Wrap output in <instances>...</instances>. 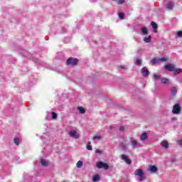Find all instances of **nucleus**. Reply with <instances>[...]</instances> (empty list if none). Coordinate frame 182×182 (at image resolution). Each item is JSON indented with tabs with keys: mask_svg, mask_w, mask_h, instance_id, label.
Wrapping results in <instances>:
<instances>
[{
	"mask_svg": "<svg viewBox=\"0 0 182 182\" xmlns=\"http://www.w3.org/2000/svg\"><path fill=\"white\" fill-rule=\"evenodd\" d=\"M130 142L132 149H139V147H140V143H139L136 139L133 137L130 138Z\"/></svg>",
	"mask_w": 182,
	"mask_h": 182,
	"instance_id": "obj_1",
	"label": "nucleus"
},
{
	"mask_svg": "<svg viewBox=\"0 0 182 182\" xmlns=\"http://www.w3.org/2000/svg\"><path fill=\"white\" fill-rule=\"evenodd\" d=\"M97 168H104L105 170H109V164L103 163L102 161H99L96 164Z\"/></svg>",
	"mask_w": 182,
	"mask_h": 182,
	"instance_id": "obj_2",
	"label": "nucleus"
},
{
	"mask_svg": "<svg viewBox=\"0 0 182 182\" xmlns=\"http://www.w3.org/2000/svg\"><path fill=\"white\" fill-rule=\"evenodd\" d=\"M181 112V107H180L179 104H176L173 107L172 113H173V114H179Z\"/></svg>",
	"mask_w": 182,
	"mask_h": 182,
	"instance_id": "obj_3",
	"label": "nucleus"
},
{
	"mask_svg": "<svg viewBox=\"0 0 182 182\" xmlns=\"http://www.w3.org/2000/svg\"><path fill=\"white\" fill-rule=\"evenodd\" d=\"M135 176H139L140 178V181L144 178V172H143V169H136L134 172Z\"/></svg>",
	"mask_w": 182,
	"mask_h": 182,
	"instance_id": "obj_4",
	"label": "nucleus"
},
{
	"mask_svg": "<svg viewBox=\"0 0 182 182\" xmlns=\"http://www.w3.org/2000/svg\"><path fill=\"white\" fill-rule=\"evenodd\" d=\"M77 62H79L77 58H70L67 60V65H72L73 66H75V65H77Z\"/></svg>",
	"mask_w": 182,
	"mask_h": 182,
	"instance_id": "obj_5",
	"label": "nucleus"
},
{
	"mask_svg": "<svg viewBox=\"0 0 182 182\" xmlns=\"http://www.w3.org/2000/svg\"><path fill=\"white\" fill-rule=\"evenodd\" d=\"M176 65L173 63L167 64L164 66L165 70H167L168 72H173L175 70Z\"/></svg>",
	"mask_w": 182,
	"mask_h": 182,
	"instance_id": "obj_6",
	"label": "nucleus"
},
{
	"mask_svg": "<svg viewBox=\"0 0 182 182\" xmlns=\"http://www.w3.org/2000/svg\"><path fill=\"white\" fill-rule=\"evenodd\" d=\"M141 73H142V75L144 77H147V76H149L150 75V72L146 67H144L141 69Z\"/></svg>",
	"mask_w": 182,
	"mask_h": 182,
	"instance_id": "obj_7",
	"label": "nucleus"
},
{
	"mask_svg": "<svg viewBox=\"0 0 182 182\" xmlns=\"http://www.w3.org/2000/svg\"><path fill=\"white\" fill-rule=\"evenodd\" d=\"M69 135L70 137H73V139H79L80 135L77 134V132L76 130H71L69 132Z\"/></svg>",
	"mask_w": 182,
	"mask_h": 182,
	"instance_id": "obj_8",
	"label": "nucleus"
},
{
	"mask_svg": "<svg viewBox=\"0 0 182 182\" xmlns=\"http://www.w3.org/2000/svg\"><path fill=\"white\" fill-rule=\"evenodd\" d=\"M122 160H124L127 164H132V159H129L126 154L121 155Z\"/></svg>",
	"mask_w": 182,
	"mask_h": 182,
	"instance_id": "obj_9",
	"label": "nucleus"
},
{
	"mask_svg": "<svg viewBox=\"0 0 182 182\" xmlns=\"http://www.w3.org/2000/svg\"><path fill=\"white\" fill-rule=\"evenodd\" d=\"M166 9L168 11H171L174 8V2L173 1H168L167 4L166 5Z\"/></svg>",
	"mask_w": 182,
	"mask_h": 182,
	"instance_id": "obj_10",
	"label": "nucleus"
},
{
	"mask_svg": "<svg viewBox=\"0 0 182 182\" xmlns=\"http://www.w3.org/2000/svg\"><path fill=\"white\" fill-rule=\"evenodd\" d=\"M161 82L164 85H170V80L167 79V77H162Z\"/></svg>",
	"mask_w": 182,
	"mask_h": 182,
	"instance_id": "obj_11",
	"label": "nucleus"
},
{
	"mask_svg": "<svg viewBox=\"0 0 182 182\" xmlns=\"http://www.w3.org/2000/svg\"><path fill=\"white\" fill-rule=\"evenodd\" d=\"M147 139H148L147 133L144 132L141 134L140 140H141V141H144L145 140H147Z\"/></svg>",
	"mask_w": 182,
	"mask_h": 182,
	"instance_id": "obj_12",
	"label": "nucleus"
},
{
	"mask_svg": "<svg viewBox=\"0 0 182 182\" xmlns=\"http://www.w3.org/2000/svg\"><path fill=\"white\" fill-rule=\"evenodd\" d=\"M151 26L154 28V32H155V33H156L157 32V23H156V22H154V21H151Z\"/></svg>",
	"mask_w": 182,
	"mask_h": 182,
	"instance_id": "obj_13",
	"label": "nucleus"
},
{
	"mask_svg": "<svg viewBox=\"0 0 182 182\" xmlns=\"http://www.w3.org/2000/svg\"><path fill=\"white\" fill-rule=\"evenodd\" d=\"M161 146H162L164 149H168V141H161Z\"/></svg>",
	"mask_w": 182,
	"mask_h": 182,
	"instance_id": "obj_14",
	"label": "nucleus"
},
{
	"mask_svg": "<svg viewBox=\"0 0 182 182\" xmlns=\"http://www.w3.org/2000/svg\"><path fill=\"white\" fill-rule=\"evenodd\" d=\"M149 171H151V173H156V171H157V166H151L149 167Z\"/></svg>",
	"mask_w": 182,
	"mask_h": 182,
	"instance_id": "obj_15",
	"label": "nucleus"
},
{
	"mask_svg": "<svg viewBox=\"0 0 182 182\" xmlns=\"http://www.w3.org/2000/svg\"><path fill=\"white\" fill-rule=\"evenodd\" d=\"M173 72V75H179V73H181L182 69L181 68H176V67H175V70Z\"/></svg>",
	"mask_w": 182,
	"mask_h": 182,
	"instance_id": "obj_16",
	"label": "nucleus"
},
{
	"mask_svg": "<svg viewBox=\"0 0 182 182\" xmlns=\"http://www.w3.org/2000/svg\"><path fill=\"white\" fill-rule=\"evenodd\" d=\"M77 110L81 114H85V113H86V109H85V108L82 107H78Z\"/></svg>",
	"mask_w": 182,
	"mask_h": 182,
	"instance_id": "obj_17",
	"label": "nucleus"
},
{
	"mask_svg": "<svg viewBox=\"0 0 182 182\" xmlns=\"http://www.w3.org/2000/svg\"><path fill=\"white\" fill-rule=\"evenodd\" d=\"M141 31L142 35H147V33H149V30H147V28L146 27H142L141 28Z\"/></svg>",
	"mask_w": 182,
	"mask_h": 182,
	"instance_id": "obj_18",
	"label": "nucleus"
},
{
	"mask_svg": "<svg viewBox=\"0 0 182 182\" xmlns=\"http://www.w3.org/2000/svg\"><path fill=\"white\" fill-rule=\"evenodd\" d=\"M144 41L145 43H150L151 42V36H149L148 37H145L144 38Z\"/></svg>",
	"mask_w": 182,
	"mask_h": 182,
	"instance_id": "obj_19",
	"label": "nucleus"
},
{
	"mask_svg": "<svg viewBox=\"0 0 182 182\" xmlns=\"http://www.w3.org/2000/svg\"><path fill=\"white\" fill-rule=\"evenodd\" d=\"M171 93L173 96H176V95H177V88H176V87L171 88Z\"/></svg>",
	"mask_w": 182,
	"mask_h": 182,
	"instance_id": "obj_20",
	"label": "nucleus"
},
{
	"mask_svg": "<svg viewBox=\"0 0 182 182\" xmlns=\"http://www.w3.org/2000/svg\"><path fill=\"white\" fill-rule=\"evenodd\" d=\"M41 163L42 166H43V167H48V161H46V160L41 159Z\"/></svg>",
	"mask_w": 182,
	"mask_h": 182,
	"instance_id": "obj_21",
	"label": "nucleus"
},
{
	"mask_svg": "<svg viewBox=\"0 0 182 182\" xmlns=\"http://www.w3.org/2000/svg\"><path fill=\"white\" fill-rule=\"evenodd\" d=\"M167 60H168V58L166 57L158 58V62H167Z\"/></svg>",
	"mask_w": 182,
	"mask_h": 182,
	"instance_id": "obj_22",
	"label": "nucleus"
},
{
	"mask_svg": "<svg viewBox=\"0 0 182 182\" xmlns=\"http://www.w3.org/2000/svg\"><path fill=\"white\" fill-rule=\"evenodd\" d=\"M100 180V176L99 175H95L92 178L94 182L99 181Z\"/></svg>",
	"mask_w": 182,
	"mask_h": 182,
	"instance_id": "obj_23",
	"label": "nucleus"
},
{
	"mask_svg": "<svg viewBox=\"0 0 182 182\" xmlns=\"http://www.w3.org/2000/svg\"><path fill=\"white\" fill-rule=\"evenodd\" d=\"M82 166H83V161H79L77 163V168H82Z\"/></svg>",
	"mask_w": 182,
	"mask_h": 182,
	"instance_id": "obj_24",
	"label": "nucleus"
},
{
	"mask_svg": "<svg viewBox=\"0 0 182 182\" xmlns=\"http://www.w3.org/2000/svg\"><path fill=\"white\" fill-rule=\"evenodd\" d=\"M135 65H136V66H141V60L136 59L135 61Z\"/></svg>",
	"mask_w": 182,
	"mask_h": 182,
	"instance_id": "obj_25",
	"label": "nucleus"
},
{
	"mask_svg": "<svg viewBox=\"0 0 182 182\" xmlns=\"http://www.w3.org/2000/svg\"><path fill=\"white\" fill-rule=\"evenodd\" d=\"M120 147H122V150H127V146L124 144V142H121L120 143Z\"/></svg>",
	"mask_w": 182,
	"mask_h": 182,
	"instance_id": "obj_26",
	"label": "nucleus"
},
{
	"mask_svg": "<svg viewBox=\"0 0 182 182\" xmlns=\"http://www.w3.org/2000/svg\"><path fill=\"white\" fill-rule=\"evenodd\" d=\"M51 116H52V119H58V114L54 112H51Z\"/></svg>",
	"mask_w": 182,
	"mask_h": 182,
	"instance_id": "obj_27",
	"label": "nucleus"
},
{
	"mask_svg": "<svg viewBox=\"0 0 182 182\" xmlns=\"http://www.w3.org/2000/svg\"><path fill=\"white\" fill-rule=\"evenodd\" d=\"M14 141L15 144H16V146L19 145V138H18V137L14 138Z\"/></svg>",
	"mask_w": 182,
	"mask_h": 182,
	"instance_id": "obj_28",
	"label": "nucleus"
},
{
	"mask_svg": "<svg viewBox=\"0 0 182 182\" xmlns=\"http://www.w3.org/2000/svg\"><path fill=\"white\" fill-rule=\"evenodd\" d=\"M157 62H159L158 59L156 58H153L151 60V63H152V65H156V63H157Z\"/></svg>",
	"mask_w": 182,
	"mask_h": 182,
	"instance_id": "obj_29",
	"label": "nucleus"
},
{
	"mask_svg": "<svg viewBox=\"0 0 182 182\" xmlns=\"http://www.w3.org/2000/svg\"><path fill=\"white\" fill-rule=\"evenodd\" d=\"M119 19H124V13H119Z\"/></svg>",
	"mask_w": 182,
	"mask_h": 182,
	"instance_id": "obj_30",
	"label": "nucleus"
},
{
	"mask_svg": "<svg viewBox=\"0 0 182 182\" xmlns=\"http://www.w3.org/2000/svg\"><path fill=\"white\" fill-rule=\"evenodd\" d=\"M94 140H102V136H95L93 137Z\"/></svg>",
	"mask_w": 182,
	"mask_h": 182,
	"instance_id": "obj_31",
	"label": "nucleus"
},
{
	"mask_svg": "<svg viewBox=\"0 0 182 182\" xmlns=\"http://www.w3.org/2000/svg\"><path fill=\"white\" fill-rule=\"evenodd\" d=\"M177 36L178 38H181L182 37V31H181L177 32Z\"/></svg>",
	"mask_w": 182,
	"mask_h": 182,
	"instance_id": "obj_32",
	"label": "nucleus"
},
{
	"mask_svg": "<svg viewBox=\"0 0 182 182\" xmlns=\"http://www.w3.org/2000/svg\"><path fill=\"white\" fill-rule=\"evenodd\" d=\"M154 79H160V75H154Z\"/></svg>",
	"mask_w": 182,
	"mask_h": 182,
	"instance_id": "obj_33",
	"label": "nucleus"
},
{
	"mask_svg": "<svg viewBox=\"0 0 182 182\" xmlns=\"http://www.w3.org/2000/svg\"><path fill=\"white\" fill-rule=\"evenodd\" d=\"M119 5H122V4H124V0H119L118 1Z\"/></svg>",
	"mask_w": 182,
	"mask_h": 182,
	"instance_id": "obj_34",
	"label": "nucleus"
},
{
	"mask_svg": "<svg viewBox=\"0 0 182 182\" xmlns=\"http://www.w3.org/2000/svg\"><path fill=\"white\" fill-rule=\"evenodd\" d=\"M86 147H87V150H92V146H90V145H87Z\"/></svg>",
	"mask_w": 182,
	"mask_h": 182,
	"instance_id": "obj_35",
	"label": "nucleus"
},
{
	"mask_svg": "<svg viewBox=\"0 0 182 182\" xmlns=\"http://www.w3.org/2000/svg\"><path fill=\"white\" fill-rule=\"evenodd\" d=\"M119 131L120 132H124V127H119Z\"/></svg>",
	"mask_w": 182,
	"mask_h": 182,
	"instance_id": "obj_36",
	"label": "nucleus"
},
{
	"mask_svg": "<svg viewBox=\"0 0 182 182\" xmlns=\"http://www.w3.org/2000/svg\"><path fill=\"white\" fill-rule=\"evenodd\" d=\"M179 146H182V139L178 141Z\"/></svg>",
	"mask_w": 182,
	"mask_h": 182,
	"instance_id": "obj_37",
	"label": "nucleus"
},
{
	"mask_svg": "<svg viewBox=\"0 0 182 182\" xmlns=\"http://www.w3.org/2000/svg\"><path fill=\"white\" fill-rule=\"evenodd\" d=\"M95 153H102V151L100 150V149H97V150L95 151Z\"/></svg>",
	"mask_w": 182,
	"mask_h": 182,
	"instance_id": "obj_38",
	"label": "nucleus"
},
{
	"mask_svg": "<svg viewBox=\"0 0 182 182\" xmlns=\"http://www.w3.org/2000/svg\"><path fill=\"white\" fill-rule=\"evenodd\" d=\"M135 41H136V42H138V43H140V40L139 39H135Z\"/></svg>",
	"mask_w": 182,
	"mask_h": 182,
	"instance_id": "obj_39",
	"label": "nucleus"
},
{
	"mask_svg": "<svg viewBox=\"0 0 182 182\" xmlns=\"http://www.w3.org/2000/svg\"><path fill=\"white\" fill-rule=\"evenodd\" d=\"M120 69H126V68L124 67H123V66H121Z\"/></svg>",
	"mask_w": 182,
	"mask_h": 182,
	"instance_id": "obj_40",
	"label": "nucleus"
},
{
	"mask_svg": "<svg viewBox=\"0 0 182 182\" xmlns=\"http://www.w3.org/2000/svg\"><path fill=\"white\" fill-rule=\"evenodd\" d=\"M96 1V0H94V1H92V2H95Z\"/></svg>",
	"mask_w": 182,
	"mask_h": 182,
	"instance_id": "obj_41",
	"label": "nucleus"
},
{
	"mask_svg": "<svg viewBox=\"0 0 182 182\" xmlns=\"http://www.w3.org/2000/svg\"><path fill=\"white\" fill-rule=\"evenodd\" d=\"M90 143H91L90 141H88V144H90Z\"/></svg>",
	"mask_w": 182,
	"mask_h": 182,
	"instance_id": "obj_42",
	"label": "nucleus"
}]
</instances>
